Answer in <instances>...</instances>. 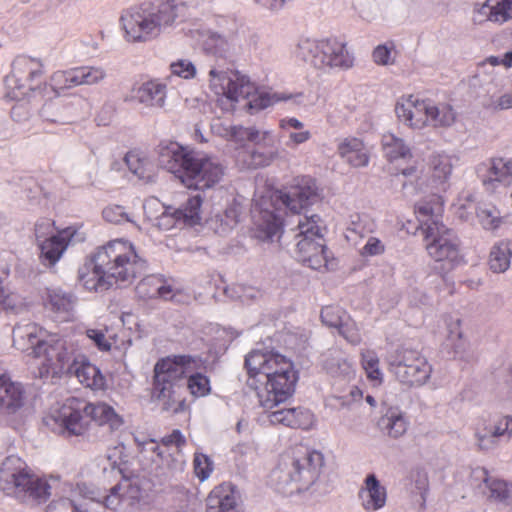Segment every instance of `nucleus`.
Returning <instances> with one entry per match:
<instances>
[{
    "mask_svg": "<svg viewBox=\"0 0 512 512\" xmlns=\"http://www.w3.org/2000/svg\"><path fill=\"white\" fill-rule=\"evenodd\" d=\"M245 366L249 375L247 386L255 391L264 410L275 409L292 396L297 376L292 363L283 355L254 350L246 356Z\"/></svg>",
    "mask_w": 512,
    "mask_h": 512,
    "instance_id": "f257e3e1",
    "label": "nucleus"
},
{
    "mask_svg": "<svg viewBox=\"0 0 512 512\" xmlns=\"http://www.w3.org/2000/svg\"><path fill=\"white\" fill-rule=\"evenodd\" d=\"M145 269V261L132 243L115 239L98 248L93 257L79 269V279L90 291H104L112 280L131 283Z\"/></svg>",
    "mask_w": 512,
    "mask_h": 512,
    "instance_id": "f03ea898",
    "label": "nucleus"
},
{
    "mask_svg": "<svg viewBox=\"0 0 512 512\" xmlns=\"http://www.w3.org/2000/svg\"><path fill=\"white\" fill-rule=\"evenodd\" d=\"M200 365L199 359L187 355L167 357L156 363L153 395L163 402V410L178 413L184 409L180 390L185 386L196 397L210 392L208 378L195 372Z\"/></svg>",
    "mask_w": 512,
    "mask_h": 512,
    "instance_id": "7ed1b4c3",
    "label": "nucleus"
},
{
    "mask_svg": "<svg viewBox=\"0 0 512 512\" xmlns=\"http://www.w3.org/2000/svg\"><path fill=\"white\" fill-rule=\"evenodd\" d=\"M416 213L424 231L428 255L434 260V269L447 275L464 263L460 240L456 233L442 221L443 200L433 194L428 200L416 204Z\"/></svg>",
    "mask_w": 512,
    "mask_h": 512,
    "instance_id": "20e7f679",
    "label": "nucleus"
},
{
    "mask_svg": "<svg viewBox=\"0 0 512 512\" xmlns=\"http://www.w3.org/2000/svg\"><path fill=\"white\" fill-rule=\"evenodd\" d=\"M159 165L173 173L188 188L204 190L220 182L223 166L212 157L195 152L172 142L160 146Z\"/></svg>",
    "mask_w": 512,
    "mask_h": 512,
    "instance_id": "39448f33",
    "label": "nucleus"
},
{
    "mask_svg": "<svg viewBox=\"0 0 512 512\" xmlns=\"http://www.w3.org/2000/svg\"><path fill=\"white\" fill-rule=\"evenodd\" d=\"M89 419L98 425H108L111 430L123 425L122 417L110 405L104 402L84 403L77 398H69L53 409L44 418V423L53 432L70 437L83 435L88 430Z\"/></svg>",
    "mask_w": 512,
    "mask_h": 512,
    "instance_id": "423d86ee",
    "label": "nucleus"
},
{
    "mask_svg": "<svg viewBox=\"0 0 512 512\" xmlns=\"http://www.w3.org/2000/svg\"><path fill=\"white\" fill-rule=\"evenodd\" d=\"M323 466V455L297 446L281 455L270 482L278 493L292 496L307 491L318 479Z\"/></svg>",
    "mask_w": 512,
    "mask_h": 512,
    "instance_id": "0eeeda50",
    "label": "nucleus"
},
{
    "mask_svg": "<svg viewBox=\"0 0 512 512\" xmlns=\"http://www.w3.org/2000/svg\"><path fill=\"white\" fill-rule=\"evenodd\" d=\"M208 77L209 88L215 95L225 97L231 102L248 99L246 107L250 110L259 111L277 102L287 100L301 104L304 98L302 92L295 94L258 92L249 77L238 71H222L211 68Z\"/></svg>",
    "mask_w": 512,
    "mask_h": 512,
    "instance_id": "6e6552de",
    "label": "nucleus"
},
{
    "mask_svg": "<svg viewBox=\"0 0 512 512\" xmlns=\"http://www.w3.org/2000/svg\"><path fill=\"white\" fill-rule=\"evenodd\" d=\"M180 3L176 0H152L125 11L122 27L128 41H147L172 27L178 17Z\"/></svg>",
    "mask_w": 512,
    "mask_h": 512,
    "instance_id": "1a4fd4ad",
    "label": "nucleus"
},
{
    "mask_svg": "<svg viewBox=\"0 0 512 512\" xmlns=\"http://www.w3.org/2000/svg\"><path fill=\"white\" fill-rule=\"evenodd\" d=\"M0 489L28 505L45 502L50 496L48 482L33 474L17 456H9L2 462Z\"/></svg>",
    "mask_w": 512,
    "mask_h": 512,
    "instance_id": "9d476101",
    "label": "nucleus"
},
{
    "mask_svg": "<svg viewBox=\"0 0 512 512\" xmlns=\"http://www.w3.org/2000/svg\"><path fill=\"white\" fill-rule=\"evenodd\" d=\"M295 55L319 70H348L354 65V56L347 49V43L336 37L302 38L296 45Z\"/></svg>",
    "mask_w": 512,
    "mask_h": 512,
    "instance_id": "9b49d317",
    "label": "nucleus"
},
{
    "mask_svg": "<svg viewBox=\"0 0 512 512\" xmlns=\"http://www.w3.org/2000/svg\"><path fill=\"white\" fill-rule=\"evenodd\" d=\"M295 255L298 261L314 270L328 267V256L324 244L325 224L320 216L313 214L298 217L296 226Z\"/></svg>",
    "mask_w": 512,
    "mask_h": 512,
    "instance_id": "f8f14e48",
    "label": "nucleus"
},
{
    "mask_svg": "<svg viewBox=\"0 0 512 512\" xmlns=\"http://www.w3.org/2000/svg\"><path fill=\"white\" fill-rule=\"evenodd\" d=\"M35 238L40 249V258L45 266L52 267L63 255L70 244L82 242L85 235L73 226L54 233V225L49 219L35 224Z\"/></svg>",
    "mask_w": 512,
    "mask_h": 512,
    "instance_id": "ddd939ff",
    "label": "nucleus"
},
{
    "mask_svg": "<svg viewBox=\"0 0 512 512\" xmlns=\"http://www.w3.org/2000/svg\"><path fill=\"white\" fill-rule=\"evenodd\" d=\"M387 362L396 379L408 387L424 385L432 372L426 358L414 349L398 348L388 357Z\"/></svg>",
    "mask_w": 512,
    "mask_h": 512,
    "instance_id": "4468645a",
    "label": "nucleus"
},
{
    "mask_svg": "<svg viewBox=\"0 0 512 512\" xmlns=\"http://www.w3.org/2000/svg\"><path fill=\"white\" fill-rule=\"evenodd\" d=\"M148 482L139 476L124 477L98 501L114 511H134L147 503Z\"/></svg>",
    "mask_w": 512,
    "mask_h": 512,
    "instance_id": "2eb2a0df",
    "label": "nucleus"
},
{
    "mask_svg": "<svg viewBox=\"0 0 512 512\" xmlns=\"http://www.w3.org/2000/svg\"><path fill=\"white\" fill-rule=\"evenodd\" d=\"M37 349L40 351L37 358H43L42 366L46 374L50 371L53 374L68 373L73 358L77 357L73 344L65 339L50 337ZM40 373L43 375L42 371Z\"/></svg>",
    "mask_w": 512,
    "mask_h": 512,
    "instance_id": "dca6fc26",
    "label": "nucleus"
},
{
    "mask_svg": "<svg viewBox=\"0 0 512 512\" xmlns=\"http://www.w3.org/2000/svg\"><path fill=\"white\" fill-rule=\"evenodd\" d=\"M319 197L316 181L311 178H302L288 191H278L273 195L272 201L276 210L287 208L292 213H299L305 206L314 203Z\"/></svg>",
    "mask_w": 512,
    "mask_h": 512,
    "instance_id": "f3484780",
    "label": "nucleus"
},
{
    "mask_svg": "<svg viewBox=\"0 0 512 512\" xmlns=\"http://www.w3.org/2000/svg\"><path fill=\"white\" fill-rule=\"evenodd\" d=\"M43 73L42 63L28 56L17 57L12 64V71L6 78V86L12 90V97L19 99L25 92L22 89L31 90L29 83Z\"/></svg>",
    "mask_w": 512,
    "mask_h": 512,
    "instance_id": "a211bd4d",
    "label": "nucleus"
},
{
    "mask_svg": "<svg viewBox=\"0 0 512 512\" xmlns=\"http://www.w3.org/2000/svg\"><path fill=\"white\" fill-rule=\"evenodd\" d=\"M166 98L167 84L160 79H151L134 85L123 100L126 103H135L148 109H162L166 105Z\"/></svg>",
    "mask_w": 512,
    "mask_h": 512,
    "instance_id": "6ab92c4d",
    "label": "nucleus"
},
{
    "mask_svg": "<svg viewBox=\"0 0 512 512\" xmlns=\"http://www.w3.org/2000/svg\"><path fill=\"white\" fill-rule=\"evenodd\" d=\"M395 112L398 119L411 129L428 127V99L415 95L403 96L397 101Z\"/></svg>",
    "mask_w": 512,
    "mask_h": 512,
    "instance_id": "aec40b11",
    "label": "nucleus"
},
{
    "mask_svg": "<svg viewBox=\"0 0 512 512\" xmlns=\"http://www.w3.org/2000/svg\"><path fill=\"white\" fill-rule=\"evenodd\" d=\"M451 157L445 152H433L427 158V177L432 188L445 191L452 175Z\"/></svg>",
    "mask_w": 512,
    "mask_h": 512,
    "instance_id": "412c9836",
    "label": "nucleus"
},
{
    "mask_svg": "<svg viewBox=\"0 0 512 512\" xmlns=\"http://www.w3.org/2000/svg\"><path fill=\"white\" fill-rule=\"evenodd\" d=\"M43 335L44 331L36 324L17 325L13 329V343L18 350L28 352L36 358L40 354L37 348L48 340Z\"/></svg>",
    "mask_w": 512,
    "mask_h": 512,
    "instance_id": "4be33fe9",
    "label": "nucleus"
},
{
    "mask_svg": "<svg viewBox=\"0 0 512 512\" xmlns=\"http://www.w3.org/2000/svg\"><path fill=\"white\" fill-rule=\"evenodd\" d=\"M255 231L254 236L263 242H273L280 238L282 218L280 214L261 208L257 214L254 211Z\"/></svg>",
    "mask_w": 512,
    "mask_h": 512,
    "instance_id": "5701e85b",
    "label": "nucleus"
},
{
    "mask_svg": "<svg viewBox=\"0 0 512 512\" xmlns=\"http://www.w3.org/2000/svg\"><path fill=\"white\" fill-rule=\"evenodd\" d=\"M272 424H281L291 428H308L312 421V414L304 408H281L264 410Z\"/></svg>",
    "mask_w": 512,
    "mask_h": 512,
    "instance_id": "b1692460",
    "label": "nucleus"
},
{
    "mask_svg": "<svg viewBox=\"0 0 512 512\" xmlns=\"http://www.w3.org/2000/svg\"><path fill=\"white\" fill-rule=\"evenodd\" d=\"M67 374L74 375L79 382L93 389H101L105 385V379L99 369L82 355L73 358Z\"/></svg>",
    "mask_w": 512,
    "mask_h": 512,
    "instance_id": "393cba45",
    "label": "nucleus"
},
{
    "mask_svg": "<svg viewBox=\"0 0 512 512\" xmlns=\"http://www.w3.org/2000/svg\"><path fill=\"white\" fill-rule=\"evenodd\" d=\"M24 403V391L19 383L12 382L6 374H0V410L15 413Z\"/></svg>",
    "mask_w": 512,
    "mask_h": 512,
    "instance_id": "a878e982",
    "label": "nucleus"
},
{
    "mask_svg": "<svg viewBox=\"0 0 512 512\" xmlns=\"http://www.w3.org/2000/svg\"><path fill=\"white\" fill-rule=\"evenodd\" d=\"M322 366L329 375L335 378L350 379L354 375L352 363L339 349H331L324 353Z\"/></svg>",
    "mask_w": 512,
    "mask_h": 512,
    "instance_id": "bb28decb",
    "label": "nucleus"
},
{
    "mask_svg": "<svg viewBox=\"0 0 512 512\" xmlns=\"http://www.w3.org/2000/svg\"><path fill=\"white\" fill-rule=\"evenodd\" d=\"M359 497L365 510L376 511L386 503V489L375 475L370 474L365 480V486L360 490Z\"/></svg>",
    "mask_w": 512,
    "mask_h": 512,
    "instance_id": "cd10ccee",
    "label": "nucleus"
},
{
    "mask_svg": "<svg viewBox=\"0 0 512 512\" xmlns=\"http://www.w3.org/2000/svg\"><path fill=\"white\" fill-rule=\"evenodd\" d=\"M236 497L230 484L215 487L207 497V512H237Z\"/></svg>",
    "mask_w": 512,
    "mask_h": 512,
    "instance_id": "c85d7f7f",
    "label": "nucleus"
},
{
    "mask_svg": "<svg viewBox=\"0 0 512 512\" xmlns=\"http://www.w3.org/2000/svg\"><path fill=\"white\" fill-rule=\"evenodd\" d=\"M338 154L353 167H364L369 162L368 151L358 138L343 140L338 146Z\"/></svg>",
    "mask_w": 512,
    "mask_h": 512,
    "instance_id": "c756f323",
    "label": "nucleus"
},
{
    "mask_svg": "<svg viewBox=\"0 0 512 512\" xmlns=\"http://www.w3.org/2000/svg\"><path fill=\"white\" fill-rule=\"evenodd\" d=\"M456 121V112L447 103H435L428 99V127L448 128Z\"/></svg>",
    "mask_w": 512,
    "mask_h": 512,
    "instance_id": "7c9ffc66",
    "label": "nucleus"
},
{
    "mask_svg": "<svg viewBox=\"0 0 512 512\" xmlns=\"http://www.w3.org/2000/svg\"><path fill=\"white\" fill-rule=\"evenodd\" d=\"M125 164L129 171L144 182L154 180V166L151 161L141 152L129 151L124 157Z\"/></svg>",
    "mask_w": 512,
    "mask_h": 512,
    "instance_id": "2f4dec72",
    "label": "nucleus"
},
{
    "mask_svg": "<svg viewBox=\"0 0 512 512\" xmlns=\"http://www.w3.org/2000/svg\"><path fill=\"white\" fill-rule=\"evenodd\" d=\"M240 207L235 202L228 205L223 212L215 214L209 220V226L219 235H227L239 222Z\"/></svg>",
    "mask_w": 512,
    "mask_h": 512,
    "instance_id": "473e14b6",
    "label": "nucleus"
},
{
    "mask_svg": "<svg viewBox=\"0 0 512 512\" xmlns=\"http://www.w3.org/2000/svg\"><path fill=\"white\" fill-rule=\"evenodd\" d=\"M381 146L385 158L390 162L412 157L409 145L406 144L404 139L393 133H385L382 136Z\"/></svg>",
    "mask_w": 512,
    "mask_h": 512,
    "instance_id": "72a5a7b5",
    "label": "nucleus"
},
{
    "mask_svg": "<svg viewBox=\"0 0 512 512\" xmlns=\"http://www.w3.org/2000/svg\"><path fill=\"white\" fill-rule=\"evenodd\" d=\"M172 289L170 286H165L163 281L156 276H148L143 278L136 286V293L142 299L153 298H171Z\"/></svg>",
    "mask_w": 512,
    "mask_h": 512,
    "instance_id": "f704fd0d",
    "label": "nucleus"
},
{
    "mask_svg": "<svg viewBox=\"0 0 512 512\" xmlns=\"http://www.w3.org/2000/svg\"><path fill=\"white\" fill-rule=\"evenodd\" d=\"M77 303V297L62 289H47L45 304L46 306L58 313H70L74 310Z\"/></svg>",
    "mask_w": 512,
    "mask_h": 512,
    "instance_id": "c9c22d12",
    "label": "nucleus"
},
{
    "mask_svg": "<svg viewBox=\"0 0 512 512\" xmlns=\"http://www.w3.org/2000/svg\"><path fill=\"white\" fill-rule=\"evenodd\" d=\"M479 13L489 21L506 22L512 18V0H486Z\"/></svg>",
    "mask_w": 512,
    "mask_h": 512,
    "instance_id": "e433bc0d",
    "label": "nucleus"
},
{
    "mask_svg": "<svg viewBox=\"0 0 512 512\" xmlns=\"http://www.w3.org/2000/svg\"><path fill=\"white\" fill-rule=\"evenodd\" d=\"M276 158L278 152H262L257 149L242 150L237 155V162L247 169H257L270 165Z\"/></svg>",
    "mask_w": 512,
    "mask_h": 512,
    "instance_id": "4c0bfd02",
    "label": "nucleus"
},
{
    "mask_svg": "<svg viewBox=\"0 0 512 512\" xmlns=\"http://www.w3.org/2000/svg\"><path fill=\"white\" fill-rule=\"evenodd\" d=\"M512 257V242L500 241L496 243L489 254V266L495 273H503L510 267Z\"/></svg>",
    "mask_w": 512,
    "mask_h": 512,
    "instance_id": "58836bf2",
    "label": "nucleus"
},
{
    "mask_svg": "<svg viewBox=\"0 0 512 512\" xmlns=\"http://www.w3.org/2000/svg\"><path fill=\"white\" fill-rule=\"evenodd\" d=\"M205 46L207 50L212 51V53L224 59H231L239 51V47L234 38L222 36L216 33L209 36Z\"/></svg>",
    "mask_w": 512,
    "mask_h": 512,
    "instance_id": "ea45409f",
    "label": "nucleus"
},
{
    "mask_svg": "<svg viewBox=\"0 0 512 512\" xmlns=\"http://www.w3.org/2000/svg\"><path fill=\"white\" fill-rule=\"evenodd\" d=\"M379 426L386 435L396 439L406 433L408 422L401 412L390 410L380 419Z\"/></svg>",
    "mask_w": 512,
    "mask_h": 512,
    "instance_id": "a19ab883",
    "label": "nucleus"
},
{
    "mask_svg": "<svg viewBox=\"0 0 512 512\" xmlns=\"http://www.w3.org/2000/svg\"><path fill=\"white\" fill-rule=\"evenodd\" d=\"M478 473L483 478L484 483L489 490L490 499L505 504L512 503V485L508 486L507 483L501 480L489 479L485 469H480Z\"/></svg>",
    "mask_w": 512,
    "mask_h": 512,
    "instance_id": "79ce46f5",
    "label": "nucleus"
},
{
    "mask_svg": "<svg viewBox=\"0 0 512 512\" xmlns=\"http://www.w3.org/2000/svg\"><path fill=\"white\" fill-rule=\"evenodd\" d=\"M203 198L200 193L188 198L183 209H178V215L181 216L182 222L189 225L198 224L201 220V204Z\"/></svg>",
    "mask_w": 512,
    "mask_h": 512,
    "instance_id": "37998d69",
    "label": "nucleus"
},
{
    "mask_svg": "<svg viewBox=\"0 0 512 512\" xmlns=\"http://www.w3.org/2000/svg\"><path fill=\"white\" fill-rule=\"evenodd\" d=\"M361 362L367 377L372 381L381 383L383 373L380 370V362L376 352L369 349L363 350L361 352Z\"/></svg>",
    "mask_w": 512,
    "mask_h": 512,
    "instance_id": "c03bdc74",
    "label": "nucleus"
},
{
    "mask_svg": "<svg viewBox=\"0 0 512 512\" xmlns=\"http://www.w3.org/2000/svg\"><path fill=\"white\" fill-rule=\"evenodd\" d=\"M510 159L492 158L488 170L489 180L509 186Z\"/></svg>",
    "mask_w": 512,
    "mask_h": 512,
    "instance_id": "a18cd8bd",
    "label": "nucleus"
},
{
    "mask_svg": "<svg viewBox=\"0 0 512 512\" xmlns=\"http://www.w3.org/2000/svg\"><path fill=\"white\" fill-rule=\"evenodd\" d=\"M484 428L498 440L501 438L510 440L512 437V417L508 415L496 417L485 424Z\"/></svg>",
    "mask_w": 512,
    "mask_h": 512,
    "instance_id": "49530a36",
    "label": "nucleus"
},
{
    "mask_svg": "<svg viewBox=\"0 0 512 512\" xmlns=\"http://www.w3.org/2000/svg\"><path fill=\"white\" fill-rule=\"evenodd\" d=\"M50 83L56 92L80 86L76 68L55 72L51 76Z\"/></svg>",
    "mask_w": 512,
    "mask_h": 512,
    "instance_id": "de8ad7c7",
    "label": "nucleus"
},
{
    "mask_svg": "<svg viewBox=\"0 0 512 512\" xmlns=\"http://www.w3.org/2000/svg\"><path fill=\"white\" fill-rule=\"evenodd\" d=\"M479 224L485 230H496L502 224L500 212L493 206H483L477 209Z\"/></svg>",
    "mask_w": 512,
    "mask_h": 512,
    "instance_id": "09e8293b",
    "label": "nucleus"
},
{
    "mask_svg": "<svg viewBox=\"0 0 512 512\" xmlns=\"http://www.w3.org/2000/svg\"><path fill=\"white\" fill-rule=\"evenodd\" d=\"M78 73L79 85H95L103 81L106 76V70L97 66H83L76 68Z\"/></svg>",
    "mask_w": 512,
    "mask_h": 512,
    "instance_id": "8fccbe9b",
    "label": "nucleus"
},
{
    "mask_svg": "<svg viewBox=\"0 0 512 512\" xmlns=\"http://www.w3.org/2000/svg\"><path fill=\"white\" fill-rule=\"evenodd\" d=\"M339 334L352 345H358L362 341V337L360 331L355 323V321L347 315L344 317V321L338 327Z\"/></svg>",
    "mask_w": 512,
    "mask_h": 512,
    "instance_id": "3c124183",
    "label": "nucleus"
},
{
    "mask_svg": "<svg viewBox=\"0 0 512 512\" xmlns=\"http://www.w3.org/2000/svg\"><path fill=\"white\" fill-rule=\"evenodd\" d=\"M320 317L323 324L338 329L347 313L338 306H326L322 308Z\"/></svg>",
    "mask_w": 512,
    "mask_h": 512,
    "instance_id": "603ef678",
    "label": "nucleus"
},
{
    "mask_svg": "<svg viewBox=\"0 0 512 512\" xmlns=\"http://www.w3.org/2000/svg\"><path fill=\"white\" fill-rule=\"evenodd\" d=\"M182 221L180 215H178V209L167 207L164 211L156 218L155 225L163 231L172 229L177 222Z\"/></svg>",
    "mask_w": 512,
    "mask_h": 512,
    "instance_id": "864d4df0",
    "label": "nucleus"
},
{
    "mask_svg": "<svg viewBox=\"0 0 512 512\" xmlns=\"http://www.w3.org/2000/svg\"><path fill=\"white\" fill-rule=\"evenodd\" d=\"M372 227L373 223L366 217L362 219L358 216V221H352L351 226L347 228L346 237L348 240H353L356 236L364 238L367 233L372 231Z\"/></svg>",
    "mask_w": 512,
    "mask_h": 512,
    "instance_id": "5fc2aeb1",
    "label": "nucleus"
},
{
    "mask_svg": "<svg viewBox=\"0 0 512 512\" xmlns=\"http://www.w3.org/2000/svg\"><path fill=\"white\" fill-rule=\"evenodd\" d=\"M103 218L110 223L121 224L132 222L130 216L126 213L124 207L119 205L108 206L103 210Z\"/></svg>",
    "mask_w": 512,
    "mask_h": 512,
    "instance_id": "6e6d98bb",
    "label": "nucleus"
},
{
    "mask_svg": "<svg viewBox=\"0 0 512 512\" xmlns=\"http://www.w3.org/2000/svg\"><path fill=\"white\" fill-rule=\"evenodd\" d=\"M475 437L478 448L483 451H489L497 448L500 441L484 427L477 429Z\"/></svg>",
    "mask_w": 512,
    "mask_h": 512,
    "instance_id": "4d7b16f0",
    "label": "nucleus"
},
{
    "mask_svg": "<svg viewBox=\"0 0 512 512\" xmlns=\"http://www.w3.org/2000/svg\"><path fill=\"white\" fill-rule=\"evenodd\" d=\"M194 471L201 481L206 480L212 472L211 460L204 454H195Z\"/></svg>",
    "mask_w": 512,
    "mask_h": 512,
    "instance_id": "13d9d810",
    "label": "nucleus"
},
{
    "mask_svg": "<svg viewBox=\"0 0 512 512\" xmlns=\"http://www.w3.org/2000/svg\"><path fill=\"white\" fill-rule=\"evenodd\" d=\"M107 329H87V337L93 341L97 348L101 351H109L111 349V341L106 337Z\"/></svg>",
    "mask_w": 512,
    "mask_h": 512,
    "instance_id": "bf43d9fd",
    "label": "nucleus"
},
{
    "mask_svg": "<svg viewBox=\"0 0 512 512\" xmlns=\"http://www.w3.org/2000/svg\"><path fill=\"white\" fill-rule=\"evenodd\" d=\"M138 443V447L140 448V452L145 456L148 454L151 455V461L157 462V459L161 460L163 458L164 451H162L159 445L153 440L149 439L146 441H139L138 438H135Z\"/></svg>",
    "mask_w": 512,
    "mask_h": 512,
    "instance_id": "052dcab7",
    "label": "nucleus"
},
{
    "mask_svg": "<svg viewBox=\"0 0 512 512\" xmlns=\"http://www.w3.org/2000/svg\"><path fill=\"white\" fill-rule=\"evenodd\" d=\"M172 74L184 79L193 78L196 74L195 66L188 60H179L170 65Z\"/></svg>",
    "mask_w": 512,
    "mask_h": 512,
    "instance_id": "680f3d73",
    "label": "nucleus"
},
{
    "mask_svg": "<svg viewBox=\"0 0 512 512\" xmlns=\"http://www.w3.org/2000/svg\"><path fill=\"white\" fill-rule=\"evenodd\" d=\"M1 303V311L18 313L23 308L22 298L7 290Z\"/></svg>",
    "mask_w": 512,
    "mask_h": 512,
    "instance_id": "e2e57ef3",
    "label": "nucleus"
},
{
    "mask_svg": "<svg viewBox=\"0 0 512 512\" xmlns=\"http://www.w3.org/2000/svg\"><path fill=\"white\" fill-rule=\"evenodd\" d=\"M256 145H263L265 147L273 146V137L270 131H261L255 127H251L249 140Z\"/></svg>",
    "mask_w": 512,
    "mask_h": 512,
    "instance_id": "0e129e2a",
    "label": "nucleus"
},
{
    "mask_svg": "<svg viewBox=\"0 0 512 512\" xmlns=\"http://www.w3.org/2000/svg\"><path fill=\"white\" fill-rule=\"evenodd\" d=\"M384 252L383 243L375 237H369L366 244L361 250L363 256H375L380 255Z\"/></svg>",
    "mask_w": 512,
    "mask_h": 512,
    "instance_id": "69168bd1",
    "label": "nucleus"
},
{
    "mask_svg": "<svg viewBox=\"0 0 512 512\" xmlns=\"http://www.w3.org/2000/svg\"><path fill=\"white\" fill-rule=\"evenodd\" d=\"M373 60L378 65H389L393 62L391 49L386 45H379L373 51Z\"/></svg>",
    "mask_w": 512,
    "mask_h": 512,
    "instance_id": "338daca9",
    "label": "nucleus"
},
{
    "mask_svg": "<svg viewBox=\"0 0 512 512\" xmlns=\"http://www.w3.org/2000/svg\"><path fill=\"white\" fill-rule=\"evenodd\" d=\"M73 502L68 498H61L50 503L46 512H73L75 511Z\"/></svg>",
    "mask_w": 512,
    "mask_h": 512,
    "instance_id": "774afa93",
    "label": "nucleus"
}]
</instances>
